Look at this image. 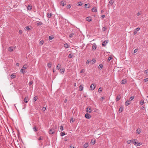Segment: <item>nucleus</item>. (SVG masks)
Returning <instances> with one entry per match:
<instances>
[{"label":"nucleus","instance_id":"obj_47","mask_svg":"<svg viewBox=\"0 0 148 148\" xmlns=\"http://www.w3.org/2000/svg\"><path fill=\"white\" fill-rule=\"evenodd\" d=\"M71 7V5L70 4L68 5H67V8L68 9H69Z\"/></svg>","mask_w":148,"mask_h":148},{"label":"nucleus","instance_id":"obj_50","mask_svg":"<svg viewBox=\"0 0 148 148\" xmlns=\"http://www.w3.org/2000/svg\"><path fill=\"white\" fill-rule=\"evenodd\" d=\"M84 69H82L80 71V73H83L84 72Z\"/></svg>","mask_w":148,"mask_h":148},{"label":"nucleus","instance_id":"obj_56","mask_svg":"<svg viewBox=\"0 0 148 148\" xmlns=\"http://www.w3.org/2000/svg\"><path fill=\"white\" fill-rule=\"evenodd\" d=\"M137 33V31L134 30L133 32V34L134 35H135Z\"/></svg>","mask_w":148,"mask_h":148},{"label":"nucleus","instance_id":"obj_17","mask_svg":"<svg viewBox=\"0 0 148 148\" xmlns=\"http://www.w3.org/2000/svg\"><path fill=\"white\" fill-rule=\"evenodd\" d=\"M25 28L27 30H30L31 29V27L30 26V27L29 26H27L26 27H25Z\"/></svg>","mask_w":148,"mask_h":148},{"label":"nucleus","instance_id":"obj_59","mask_svg":"<svg viewBox=\"0 0 148 148\" xmlns=\"http://www.w3.org/2000/svg\"><path fill=\"white\" fill-rule=\"evenodd\" d=\"M145 73L148 75V70H145Z\"/></svg>","mask_w":148,"mask_h":148},{"label":"nucleus","instance_id":"obj_44","mask_svg":"<svg viewBox=\"0 0 148 148\" xmlns=\"http://www.w3.org/2000/svg\"><path fill=\"white\" fill-rule=\"evenodd\" d=\"M43 43H44V41L43 40H41L40 42V44L41 45H43Z\"/></svg>","mask_w":148,"mask_h":148},{"label":"nucleus","instance_id":"obj_40","mask_svg":"<svg viewBox=\"0 0 148 148\" xmlns=\"http://www.w3.org/2000/svg\"><path fill=\"white\" fill-rule=\"evenodd\" d=\"M60 131H62L63 130V128L62 126H60Z\"/></svg>","mask_w":148,"mask_h":148},{"label":"nucleus","instance_id":"obj_30","mask_svg":"<svg viewBox=\"0 0 148 148\" xmlns=\"http://www.w3.org/2000/svg\"><path fill=\"white\" fill-rule=\"evenodd\" d=\"M73 55H71V54H69V55L68 57L69 58H71L73 57Z\"/></svg>","mask_w":148,"mask_h":148},{"label":"nucleus","instance_id":"obj_61","mask_svg":"<svg viewBox=\"0 0 148 148\" xmlns=\"http://www.w3.org/2000/svg\"><path fill=\"white\" fill-rule=\"evenodd\" d=\"M90 62V61H89L88 60L86 62V64H88Z\"/></svg>","mask_w":148,"mask_h":148},{"label":"nucleus","instance_id":"obj_4","mask_svg":"<svg viewBox=\"0 0 148 148\" xmlns=\"http://www.w3.org/2000/svg\"><path fill=\"white\" fill-rule=\"evenodd\" d=\"M131 103L130 100H127L125 102V105L126 106H128Z\"/></svg>","mask_w":148,"mask_h":148},{"label":"nucleus","instance_id":"obj_26","mask_svg":"<svg viewBox=\"0 0 148 148\" xmlns=\"http://www.w3.org/2000/svg\"><path fill=\"white\" fill-rule=\"evenodd\" d=\"M42 25V23L41 22H39L38 23H37V26L41 25Z\"/></svg>","mask_w":148,"mask_h":148},{"label":"nucleus","instance_id":"obj_42","mask_svg":"<svg viewBox=\"0 0 148 148\" xmlns=\"http://www.w3.org/2000/svg\"><path fill=\"white\" fill-rule=\"evenodd\" d=\"M134 96H132L130 98L129 100H130V101H132V100H133L134 99Z\"/></svg>","mask_w":148,"mask_h":148},{"label":"nucleus","instance_id":"obj_14","mask_svg":"<svg viewBox=\"0 0 148 148\" xmlns=\"http://www.w3.org/2000/svg\"><path fill=\"white\" fill-rule=\"evenodd\" d=\"M126 82V81L125 79H123L122 80L121 84H124Z\"/></svg>","mask_w":148,"mask_h":148},{"label":"nucleus","instance_id":"obj_25","mask_svg":"<svg viewBox=\"0 0 148 148\" xmlns=\"http://www.w3.org/2000/svg\"><path fill=\"white\" fill-rule=\"evenodd\" d=\"M64 69H60V71L61 73H63L64 71Z\"/></svg>","mask_w":148,"mask_h":148},{"label":"nucleus","instance_id":"obj_16","mask_svg":"<svg viewBox=\"0 0 148 148\" xmlns=\"http://www.w3.org/2000/svg\"><path fill=\"white\" fill-rule=\"evenodd\" d=\"M75 35V33L73 32L71 33V34H70L69 35V37L70 38H72L73 35Z\"/></svg>","mask_w":148,"mask_h":148},{"label":"nucleus","instance_id":"obj_43","mask_svg":"<svg viewBox=\"0 0 148 148\" xmlns=\"http://www.w3.org/2000/svg\"><path fill=\"white\" fill-rule=\"evenodd\" d=\"M83 3L81 2H79L78 3V6H81L82 5Z\"/></svg>","mask_w":148,"mask_h":148},{"label":"nucleus","instance_id":"obj_2","mask_svg":"<svg viewBox=\"0 0 148 148\" xmlns=\"http://www.w3.org/2000/svg\"><path fill=\"white\" fill-rule=\"evenodd\" d=\"M85 117L87 119H89L91 118V116L88 113L85 114Z\"/></svg>","mask_w":148,"mask_h":148},{"label":"nucleus","instance_id":"obj_55","mask_svg":"<svg viewBox=\"0 0 148 148\" xmlns=\"http://www.w3.org/2000/svg\"><path fill=\"white\" fill-rule=\"evenodd\" d=\"M22 31L21 30H19V34H21L22 33Z\"/></svg>","mask_w":148,"mask_h":148},{"label":"nucleus","instance_id":"obj_19","mask_svg":"<svg viewBox=\"0 0 148 148\" xmlns=\"http://www.w3.org/2000/svg\"><path fill=\"white\" fill-rule=\"evenodd\" d=\"M107 27H103L102 28V31L103 32L106 31L107 29Z\"/></svg>","mask_w":148,"mask_h":148},{"label":"nucleus","instance_id":"obj_21","mask_svg":"<svg viewBox=\"0 0 148 148\" xmlns=\"http://www.w3.org/2000/svg\"><path fill=\"white\" fill-rule=\"evenodd\" d=\"M114 2V0H111L109 2V3L111 4V5H112Z\"/></svg>","mask_w":148,"mask_h":148},{"label":"nucleus","instance_id":"obj_29","mask_svg":"<svg viewBox=\"0 0 148 148\" xmlns=\"http://www.w3.org/2000/svg\"><path fill=\"white\" fill-rule=\"evenodd\" d=\"M51 62H49L47 64V66L48 67L51 68Z\"/></svg>","mask_w":148,"mask_h":148},{"label":"nucleus","instance_id":"obj_31","mask_svg":"<svg viewBox=\"0 0 148 148\" xmlns=\"http://www.w3.org/2000/svg\"><path fill=\"white\" fill-rule=\"evenodd\" d=\"M51 16H52V14L51 13L50 14L48 13L47 14V17L49 18L51 17Z\"/></svg>","mask_w":148,"mask_h":148},{"label":"nucleus","instance_id":"obj_15","mask_svg":"<svg viewBox=\"0 0 148 148\" xmlns=\"http://www.w3.org/2000/svg\"><path fill=\"white\" fill-rule=\"evenodd\" d=\"M54 38V36L51 35L49 36V40H51Z\"/></svg>","mask_w":148,"mask_h":148},{"label":"nucleus","instance_id":"obj_13","mask_svg":"<svg viewBox=\"0 0 148 148\" xmlns=\"http://www.w3.org/2000/svg\"><path fill=\"white\" fill-rule=\"evenodd\" d=\"M86 20L88 22H90L92 21V19L90 18V17H88L86 18Z\"/></svg>","mask_w":148,"mask_h":148},{"label":"nucleus","instance_id":"obj_48","mask_svg":"<svg viewBox=\"0 0 148 148\" xmlns=\"http://www.w3.org/2000/svg\"><path fill=\"white\" fill-rule=\"evenodd\" d=\"M140 28L139 27H138L135 30L137 31V32L139 30H140Z\"/></svg>","mask_w":148,"mask_h":148},{"label":"nucleus","instance_id":"obj_39","mask_svg":"<svg viewBox=\"0 0 148 148\" xmlns=\"http://www.w3.org/2000/svg\"><path fill=\"white\" fill-rule=\"evenodd\" d=\"M38 99L37 97L36 96L34 98V101H36Z\"/></svg>","mask_w":148,"mask_h":148},{"label":"nucleus","instance_id":"obj_9","mask_svg":"<svg viewBox=\"0 0 148 148\" xmlns=\"http://www.w3.org/2000/svg\"><path fill=\"white\" fill-rule=\"evenodd\" d=\"M108 41H107V40L104 41V42H103L102 44V46H106V44L108 43Z\"/></svg>","mask_w":148,"mask_h":148},{"label":"nucleus","instance_id":"obj_11","mask_svg":"<svg viewBox=\"0 0 148 148\" xmlns=\"http://www.w3.org/2000/svg\"><path fill=\"white\" fill-rule=\"evenodd\" d=\"M79 90L80 91H82L83 89V87L82 85H80L79 87Z\"/></svg>","mask_w":148,"mask_h":148},{"label":"nucleus","instance_id":"obj_58","mask_svg":"<svg viewBox=\"0 0 148 148\" xmlns=\"http://www.w3.org/2000/svg\"><path fill=\"white\" fill-rule=\"evenodd\" d=\"M127 143L128 144H129L130 143H131V141H130V140H128V141H127Z\"/></svg>","mask_w":148,"mask_h":148},{"label":"nucleus","instance_id":"obj_53","mask_svg":"<svg viewBox=\"0 0 148 148\" xmlns=\"http://www.w3.org/2000/svg\"><path fill=\"white\" fill-rule=\"evenodd\" d=\"M140 132V130L139 131H138V130L137 129L136 130V132L137 133H138V134H139Z\"/></svg>","mask_w":148,"mask_h":148},{"label":"nucleus","instance_id":"obj_62","mask_svg":"<svg viewBox=\"0 0 148 148\" xmlns=\"http://www.w3.org/2000/svg\"><path fill=\"white\" fill-rule=\"evenodd\" d=\"M131 141V143H134V140H130Z\"/></svg>","mask_w":148,"mask_h":148},{"label":"nucleus","instance_id":"obj_49","mask_svg":"<svg viewBox=\"0 0 148 148\" xmlns=\"http://www.w3.org/2000/svg\"><path fill=\"white\" fill-rule=\"evenodd\" d=\"M102 91V89L101 88H100L98 89V91L99 92H101Z\"/></svg>","mask_w":148,"mask_h":148},{"label":"nucleus","instance_id":"obj_51","mask_svg":"<svg viewBox=\"0 0 148 148\" xmlns=\"http://www.w3.org/2000/svg\"><path fill=\"white\" fill-rule=\"evenodd\" d=\"M74 121V120L73 119V118H71V119H70V122H73Z\"/></svg>","mask_w":148,"mask_h":148},{"label":"nucleus","instance_id":"obj_20","mask_svg":"<svg viewBox=\"0 0 148 148\" xmlns=\"http://www.w3.org/2000/svg\"><path fill=\"white\" fill-rule=\"evenodd\" d=\"M11 77L12 79H14L15 78L16 75L14 74H12L11 75Z\"/></svg>","mask_w":148,"mask_h":148},{"label":"nucleus","instance_id":"obj_34","mask_svg":"<svg viewBox=\"0 0 148 148\" xmlns=\"http://www.w3.org/2000/svg\"><path fill=\"white\" fill-rule=\"evenodd\" d=\"M27 65L25 64L23 66V69H27Z\"/></svg>","mask_w":148,"mask_h":148},{"label":"nucleus","instance_id":"obj_8","mask_svg":"<svg viewBox=\"0 0 148 148\" xmlns=\"http://www.w3.org/2000/svg\"><path fill=\"white\" fill-rule=\"evenodd\" d=\"M32 8V6L31 5H29L27 8V10H31Z\"/></svg>","mask_w":148,"mask_h":148},{"label":"nucleus","instance_id":"obj_33","mask_svg":"<svg viewBox=\"0 0 148 148\" xmlns=\"http://www.w3.org/2000/svg\"><path fill=\"white\" fill-rule=\"evenodd\" d=\"M112 58L111 57H109L108 59V62H109Z\"/></svg>","mask_w":148,"mask_h":148},{"label":"nucleus","instance_id":"obj_10","mask_svg":"<svg viewBox=\"0 0 148 148\" xmlns=\"http://www.w3.org/2000/svg\"><path fill=\"white\" fill-rule=\"evenodd\" d=\"M92 11L93 12H96L97 11V9L95 7H94L92 9Z\"/></svg>","mask_w":148,"mask_h":148},{"label":"nucleus","instance_id":"obj_54","mask_svg":"<svg viewBox=\"0 0 148 148\" xmlns=\"http://www.w3.org/2000/svg\"><path fill=\"white\" fill-rule=\"evenodd\" d=\"M61 5H62L63 6H64V2L63 1H62L61 2Z\"/></svg>","mask_w":148,"mask_h":148},{"label":"nucleus","instance_id":"obj_32","mask_svg":"<svg viewBox=\"0 0 148 148\" xmlns=\"http://www.w3.org/2000/svg\"><path fill=\"white\" fill-rule=\"evenodd\" d=\"M65 135V134L64 132H62L60 133V135L62 136Z\"/></svg>","mask_w":148,"mask_h":148},{"label":"nucleus","instance_id":"obj_37","mask_svg":"<svg viewBox=\"0 0 148 148\" xmlns=\"http://www.w3.org/2000/svg\"><path fill=\"white\" fill-rule=\"evenodd\" d=\"M140 103L141 105H143L144 103V101L143 100H141L140 101Z\"/></svg>","mask_w":148,"mask_h":148},{"label":"nucleus","instance_id":"obj_46","mask_svg":"<svg viewBox=\"0 0 148 148\" xmlns=\"http://www.w3.org/2000/svg\"><path fill=\"white\" fill-rule=\"evenodd\" d=\"M43 137L42 136H40L38 139V140H43Z\"/></svg>","mask_w":148,"mask_h":148},{"label":"nucleus","instance_id":"obj_38","mask_svg":"<svg viewBox=\"0 0 148 148\" xmlns=\"http://www.w3.org/2000/svg\"><path fill=\"white\" fill-rule=\"evenodd\" d=\"M103 67V65L102 64H100L99 66V68L100 69L101 68V69H102Z\"/></svg>","mask_w":148,"mask_h":148},{"label":"nucleus","instance_id":"obj_52","mask_svg":"<svg viewBox=\"0 0 148 148\" xmlns=\"http://www.w3.org/2000/svg\"><path fill=\"white\" fill-rule=\"evenodd\" d=\"M46 109V108L45 107H44L42 108V110L43 111H44Z\"/></svg>","mask_w":148,"mask_h":148},{"label":"nucleus","instance_id":"obj_22","mask_svg":"<svg viewBox=\"0 0 148 148\" xmlns=\"http://www.w3.org/2000/svg\"><path fill=\"white\" fill-rule=\"evenodd\" d=\"M61 65H59V64H58V66H56V69L58 70H59V69H60V68H61Z\"/></svg>","mask_w":148,"mask_h":148},{"label":"nucleus","instance_id":"obj_63","mask_svg":"<svg viewBox=\"0 0 148 148\" xmlns=\"http://www.w3.org/2000/svg\"><path fill=\"white\" fill-rule=\"evenodd\" d=\"M145 82H147L148 81V78H146L144 79Z\"/></svg>","mask_w":148,"mask_h":148},{"label":"nucleus","instance_id":"obj_41","mask_svg":"<svg viewBox=\"0 0 148 148\" xmlns=\"http://www.w3.org/2000/svg\"><path fill=\"white\" fill-rule=\"evenodd\" d=\"M33 129L35 131V132H36L37 131V130L36 129V127L35 126H34L33 128Z\"/></svg>","mask_w":148,"mask_h":148},{"label":"nucleus","instance_id":"obj_36","mask_svg":"<svg viewBox=\"0 0 148 148\" xmlns=\"http://www.w3.org/2000/svg\"><path fill=\"white\" fill-rule=\"evenodd\" d=\"M33 81H30L29 83V86L33 84Z\"/></svg>","mask_w":148,"mask_h":148},{"label":"nucleus","instance_id":"obj_12","mask_svg":"<svg viewBox=\"0 0 148 148\" xmlns=\"http://www.w3.org/2000/svg\"><path fill=\"white\" fill-rule=\"evenodd\" d=\"M97 48V46L95 44H94L93 45L92 47V50H95Z\"/></svg>","mask_w":148,"mask_h":148},{"label":"nucleus","instance_id":"obj_24","mask_svg":"<svg viewBox=\"0 0 148 148\" xmlns=\"http://www.w3.org/2000/svg\"><path fill=\"white\" fill-rule=\"evenodd\" d=\"M95 140H92L91 141V143L92 145H94L95 143Z\"/></svg>","mask_w":148,"mask_h":148},{"label":"nucleus","instance_id":"obj_64","mask_svg":"<svg viewBox=\"0 0 148 148\" xmlns=\"http://www.w3.org/2000/svg\"><path fill=\"white\" fill-rule=\"evenodd\" d=\"M101 100L102 101V100H103L104 99V97H102L101 98Z\"/></svg>","mask_w":148,"mask_h":148},{"label":"nucleus","instance_id":"obj_60","mask_svg":"<svg viewBox=\"0 0 148 148\" xmlns=\"http://www.w3.org/2000/svg\"><path fill=\"white\" fill-rule=\"evenodd\" d=\"M138 51V49H136L135 50H134V53H136V52H137Z\"/></svg>","mask_w":148,"mask_h":148},{"label":"nucleus","instance_id":"obj_5","mask_svg":"<svg viewBox=\"0 0 148 148\" xmlns=\"http://www.w3.org/2000/svg\"><path fill=\"white\" fill-rule=\"evenodd\" d=\"M29 100V98L28 97H26L24 99V101L25 103H27Z\"/></svg>","mask_w":148,"mask_h":148},{"label":"nucleus","instance_id":"obj_28","mask_svg":"<svg viewBox=\"0 0 148 148\" xmlns=\"http://www.w3.org/2000/svg\"><path fill=\"white\" fill-rule=\"evenodd\" d=\"M21 72L22 73H23V74H24L25 73V71L24 70V69H21Z\"/></svg>","mask_w":148,"mask_h":148},{"label":"nucleus","instance_id":"obj_7","mask_svg":"<svg viewBox=\"0 0 148 148\" xmlns=\"http://www.w3.org/2000/svg\"><path fill=\"white\" fill-rule=\"evenodd\" d=\"M90 88L91 90H93L95 88V86L94 84H92L90 85Z\"/></svg>","mask_w":148,"mask_h":148},{"label":"nucleus","instance_id":"obj_3","mask_svg":"<svg viewBox=\"0 0 148 148\" xmlns=\"http://www.w3.org/2000/svg\"><path fill=\"white\" fill-rule=\"evenodd\" d=\"M49 132L50 134H53L55 132V130L54 129H51L49 131Z\"/></svg>","mask_w":148,"mask_h":148},{"label":"nucleus","instance_id":"obj_27","mask_svg":"<svg viewBox=\"0 0 148 148\" xmlns=\"http://www.w3.org/2000/svg\"><path fill=\"white\" fill-rule=\"evenodd\" d=\"M9 51L10 52L12 51H13L12 47H10L9 48Z\"/></svg>","mask_w":148,"mask_h":148},{"label":"nucleus","instance_id":"obj_57","mask_svg":"<svg viewBox=\"0 0 148 148\" xmlns=\"http://www.w3.org/2000/svg\"><path fill=\"white\" fill-rule=\"evenodd\" d=\"M88 5V4H85V6L86 8H89L90 7L89 6H88V7L87 6V5Z\"/></svg>","mask_w":148,"mask_h":148},{"label":"nucleus","instance_id":"obj_45","mask_svg":"<svg viewBox=\"0 0 148 148\" xmlns=\"http://www.w3.org/2000/svg\"><path fill=\"white\" fill-rule=\"evenodd\" d=\"M141 12H138L137 14L136 15L137 16H139V15H140L141 14Z\"/></svg>","mask_w":148,"mask_h":148},{"label":"nucleus","instance_id":"obj_18","mask_svg":"<svg viewBox=\"0 0 148 148\" xmlns=\"http://www.w3.org/2000/svg\"><path fill=\"white\" fill-rule=\"evenodd\" d=\"M123 110V107H121L119 109V111L120 112H121Z\"/></svg>","mask_w":148,"mask_h":148},{"label":"nucleus","instance_id":"obj_23","mask_svg":"<svg viewBox=\"0 0 148 148\" xmlns=\"http://www.w3.org/2000/svg\"><path fill=\"white\" fill-rule=\"evenodd\" d=\"M64 47L66 48H67L69 47V45L67 43L64 44Z\"/></svg>","mask_w":148,"mask_h":148},{"label":"nucleus","instance_id":"obj_6","mask_svg":"<svg viewBox=\"0 0 148 148\" xmlns=\"http://www.w3.org/2000/svg\"><path fill=\"white\" fill-rule=\"evenodd\" d=\"M121 98V96L120 95H118L116 97V101H118Z\"/></svg>","mask_w":148,"mask_h":148},{"label":"nucleus","instance_id":"obj_35","mask_svg":"<svg viewBox=\"0 0 148 148\" xmlns=\"http://www.w3.org/2000/svg\"><path fill=\"white\" fill-rule=\"evenodd\" d=\"M88 143H85L84 145V147L85 148H87L88 147Z\"/></svg>","mask_w":148,"mask_h":148},{"label":"nucleus","instance_id":"obj_1","mask_svg":"<svg viewBox=\"0 0 148 148\" xmlns=\"http://www.w3.org/2000/svg\"><path fill=\"white\" fill-rule=\"evenodd\" d=\"M86 111L88 113H90L92 111L91 108L90 107H88L86 109Z\"/></svg>","mask_w":148,"mask_h":148}]
</instances>
